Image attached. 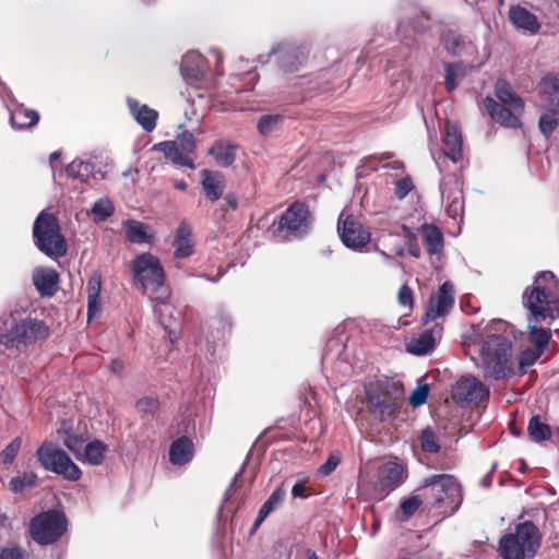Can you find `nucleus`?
Returning a JSON list of instances; mask_svg holds the SVG:
<instances>
[{"label":"nucleus","instance_id":"1","mask_svg":"<svg viewBox=\"0 0 559 559\" xmlns=\"http://www.w3.org/2000/svg\"><path fill=\"white\" fill-rule=\"evenodd\" d=\"M512 334V326L502 320L472 326L467 335L468 350L477 354L472 359L483 369L486 379L499 380L511 372Z\"/></svg>","mask_w":559,"mask_h":559},{"label":"nucleus","instance_id":"2","mask_svg":"<svg viewBox=\"0 0 559 559\" xmlns=\"http://www.w3.org/2000/svg\"><path fill=\"white\" fill-rule=\"evenodd\" d=\"M523 306L531 322H551L559 318V281L550 271L538 272L523 293Z\"/></svg>","mask_w":559,"mask_h":559},{"label":"nucleus","instance_id":"3","mask_svg":"<svg viewBox=\"0 0 559 559\" xmlns=\"http://www.w3.org/2000/svg\"><path fill=\"white\" fill-rule=\"evenodd\" d=\"M49 326L37 318L10 313L0 320V345L24 353L49 337Z\"/></svg>","mask_w":559,"mask_h":559},{"label":"nucleus","instance_id":"4","mask_svg":"<svg viewBox=\"0 0 559 559\" xmlns=\"http://www.w3.org/2000/svg\"><path fill=\"white\" fill-rule=\"evenodd\" d=\"M135 285L151 300L164 305L170 297V290L165 284V272L159 260L145 252L139 254L132 263Z\"/></svg>","mask_w":559,"mask_h":559},{"label":"nucleus","instance_id":"5","mask_svg":"<svg viewBox=\"0 0 559 559\" xmlns=\"http://www.w3.org/2000/svg\"><path fill=\"white\" fill-rule=\"evenodd\" d=\"M429 508L442 509L445 514H453L462 503V488L454 476L437 474L425 478L416 489Z\"/></svg>","mask_w":559,"mask_h":559},{"label":"nucleus","instance_id":"6","mask_svg":"<svg viewBox=\"0 0 559 559\" xmlns=\"http://www.w3.org/2000/svg\"><path fill=\"white\" fill-rule=\"evenodd\" d=\"M364 393L369 413L380 421L394 419L404 401L402 388L388 379L365 383Z\"/></svg>","mask_w":559,"mask_h":559},{"label":"nucleus","instance_id":"7","mask_svg":"<svg viewBox=\"0 0 559 559\" xmlns=\"http://www.w3.org/2000/svg\"><path fill=\"white\" fill-rule=\"evenodd\" d=\"M542 546V533L534 522L527 520L502 535L498 552L502 559H533Z\"/></svg>","mask_w":559,"mask_h":559},{"label":"nucleus","instance_id":"8","mask_svg":"<svg viewBox=\"0 0 559 559\" xmlns=\"http://www.w3.org/2000/svg\"><path fill=\"white\" fill-rule=\"evenodd\" d=\"M495 95L484 99V105L491 119L503 128L519 129L522 127L521 118L524 112V102L518 96L509 83L499 79L495 85Z\"/></svg>","mask_w":559,"mask_h":559},{"label":"nucleus","instance_id":"9","mask_svg":"<svg viewBox=\"0 0 559 559\" xmlns=\"http://www.w3.org/2000/svg\"><path fill=\"white\" fill-rule=\"evenodd\" d=\"M33 238L39 251L49 258L58 259L67 253V242L60 231L58 218L41 211L33 225Z\"/></svg>","mask_w":559,"mask_h":559},{"label":"nucleus","instance_id":"10","mask_svg":"<svg viewBox=\"0 0 559 559\" xmlns=\"http://www.w3.org/2000/svg\"><path fill=\"white\" fill-rule=\"evenodd\" d=\"M538 95L546 108L539 117L538 127L549 138L559 126V73H547L540 79Z\"/></svg>","mask_w":559,"mask_h":559},{"label":"nucleus","instance_id":"11","mask_svg":"<svg viewBox=\"0 0 559 559\" xmlns=\"http://www.w3.org/2000/svg\"><path fill=\"white\" fill-rule=\"evenodd\" d=\"M40 466L62 478L76 481L82 477V471L71 457L51 441L43 442L36 451Z\"/></svg>","mask_w":559,"mask_h":559},{"label":"nucleus","instance_id":"12","mask_svg":"<svg viewBox=\"0 0 559 559\" xmlns=\"http://www.w3.org/2000/svg\"><path fill=\"white\" fill-rule=\"evenodd\" d=\"M67 525L63 512L49 510L31 520L29 532L33 539L39 545H50L64 534Z\"/></svg>","mask_w":559,"mask_h":559},{"label":"nucleus","instance_id":"13","mask_svg":"<svg viewBox=\"0 0 559 559\" xmlns=\"http://www.w3.org/2000/svg\"><path fill=\"white\" fill-rule=\"evenodd\" d=\"M311 223L312 217L308 206L296 201L281 215L277 230L285 239H297L309 233Z\"/></svg>","mask_w":559,"mask_h":559},{"label":"nucleus","instance_id":"14","mask_svg":"<svg viewBox=\"0 0 559 559\" xmlns=\"http://www.w3.org/2000/svg\"><path fill=\"white\" fill-rule=\"evenodd\" d=\"M442 202L448 216L453 219L462 216L464 211L463 179L457 174L442 176L440 180Z\"/></svg>","mask_w":559,"mask_h":559},{"label":"nucleus","instance_id":"15","mask_svg":"<svg viewBox=\"0 0 559 559\" xmlns=\"http://www.w3.org/2000/svg\"><path fill=\"white\" fill-rule=\"evenodd\" d=\"M488 396V388L473 376L462 377L452 389V399L460 406H477Z\"/></svg>","mask_w":559,"mask_h":559},{"label":"nucleus","instance_id":"16","mask_svg":"<svg viewBox=\"0 0 559 559\" xmlns=\"http://www.w3.org/2000/svg\"><path fill=\"white\" fill-rule=\"evenodd\" d=\"M337 230L345 247L361 251L370 241V233L353 215L341 213Z\"/></svg>","mask_w":559,"mask_h":559},{"label":"nucleus","instance_id":"17","mask_svg":"<svg viewBox=\"0 0 559 559\" xmlns=\"http://www.w3.org/2000/svg\"><path fill=\"white\" fill-rule=\"evenodd\" d=\"M283 72H296L306 61L308 49L306 46L293 43L280 44L270 51Z\"/></svg>","mask_w":559,"mask_h":559},{"label":"nucleus","instance_id":"18","mask_svg":"<svg viewBox=\"0 0 559 559\" xmlns=\"http://www.w3.org/2000/svg\"><path fill=\"white\" fill-rule=\"evenodd\" d=\"M442 141L444 150L438 154L432 153V158L435 159L440 171H442L440 164L441 158H448L455 164L463 159V138L461 130L456 124L450 122L445 124L442 134Z\"/></svg>","mask_w":559,"mask_h":559},{"label":"nucleus","instance_id":"19","mask_svg":"<svg viewBox=\"0 0 559 559\" xmlns=\"http://www.w3.org/2000/svg\"><path fill=\"white\" fill-rule=\"evenodd\" d=\"M454 305V288L449 282H444L437 294L431 295L428 306L423 317V321L428 323L439 317L445 316Z\"/></svg>","mask_w":559,"mask_h":559},{"label":"nucleus","instance_id":"20","mask_svg":"<svg viewBox=\"0 0 559 559\" xmlns=\"http://www.w3.org/2000/svg\"><path fill=\"white\" fill-rule=\"evenodd\" d=\"M406 478V468L397 462L389 461L378 467L374 488L388 493L400 487Z\"/></svg>","mask_w":559,"mask_h":559},{"label":"nucleus","instance_id":"21","mask_svg":"<svg viewBox=\"0 0 559 559\" xmlns=\"http://www.w3.org/2000/svg\"><path fill=\"white\" fill-rule=\"evenodd\" d=\"M181 74L190 84L201 81L206 72L205 58L197 52L190 51L182 57Z\"/></svg>","mask_w":559,"mask_h":559},{"label":"nucleus","instance_id":"22","mask_svg":"<svg viewBox=\"0 0 559 559\" xmlns=\"http://www.w3.org/2000/svg\"><path fill=\"white\" fill-rule=\"evenodd\" d=\"M508 16L512 25L524 33L534 35L540 28L536 15L521 5H512L509 9Z\"/></svg>","mask_w":559,"mask_h":559},{"label":"nucleus","instance_id":"23","mask_svg":"<svg viewBox=\"0 0 559 559\" xmlns=\"http://www.w3.org/2000/svg\"><path fill=\"white\" fill-rule=\"evenodd\" d=\"M128 108L134 118V120L143 128L146 132H152L157 122L158 112L150 108L147 105H141L134 98H127Z\"/></svg>","mask_w":559,"mask_h":559},{"label":"nucleus","instance_id":"24","mask_svg":"<svg viewBox=\"0 0 559 559\" xmlns=\"http://www.w3.org/2000/svg\"><path fill=\"white\" fill-rule=\"evenodd\" d=\"M33 284L41 296H53L58 290L59 274L52 269H36Z\"/></svg>","mask_w":559,"mask_h":559},{"label":"nucleus","instance_id":"25","mask_svg":"<svg viewBox=\"0 0 559 559\" xmlns=\"http://www.w3.org/2000/svg\"><path fill=\"white\" fill-rule=\"evenodd\" d=\"M201 185L205 197L211 202H216L223 197L225 181L224 176L219 171L203 169L201 171Z\"/></svg>","mask_w":559,"mask_h":559},{"label":"nucleus","instance_id":"26","mask_svg":"<svg viewBox=\"0 0 559 559\" xmlns=\"http://www.w3.org/2000/svg\"><path fill=\"white\" fill-rule=\"evenodd\" d=\"M418 233L429 255H439L442 252L444 239L439 227L433 224H423L418 228Z\"/></svg>","mask_w":559,"mask_h":559},{"label":"nucleus","instance_id":"27","mask_svg":"<svg viewBox=\"0 0 559 559\" xmlns=\"http://www.w3.org/2000/svg\"><path fill=\"white\" fill-rule=\"evenodd\" d=\"M122 229L126 238L132 243H151L154 239L150 226L136 219L123 221Z\"/></svg>","mask_w":559,"mask_h":559},{"label":"nucleus","instance_id":"28","mask_svg":"<svg viewBox=\"0 0 559 559\" xmlns=\"http://www.w3.org/2000/svg\"><path fill=\"white\" fill-rule=\"evenodd\" d=\"M194 454V444L188 437H180L169 448V461L174 465L188 464Z\"/></svg>","mask_w":559,"mask_h":559},{"label":"nucleus","instance_id":"29","mask_svg":"<svg viewBox=\"0 0 559 559\" xmlns=\"http://www.w3.org/2000/svg\"><path fill=\"white\" fill-rule=\"evenodd\" d=\"M153 151L162 152L165 157L177 166H186L194 169L195 165L191 158L187 156L179 147L176 141H165L155 144Z\"/></svg>","mask_w":559,"mask_h":559},{"label":"nucleus","instance_id":"30","mask_svg":"<svg viewBox=\"0 0 559 559\" xmlns=\"http://www.w3.org/2000/svg\"><path fill=\"white\" fill-rule=\"evenodd\" d=\"M174 247L177 259H185L193 253L191 228L186 222H181L177 228Z\"/></svg>","mask_w":559,"mask_h":559},{"label":"nucleus","instance_id":"31","mask_svg":"<svg viewBox=\"0 0 559 559\" xmlns=\"http://www.w3.org/2000/svg\"><path fill=\"white\" fill-rule=\"evenodd\" d=\"M95 167L92 163L74 159L67 166L66 173L70 178L78 179L81 182H85L91 177L96 179L97 175L100 176L99 178H103L102 171L99 169L95 171Z\"/></svg>","mask_w":559,"mask_h":559},{"label":"nucleus","instance_id":"32","mask_svg":"<svg viewBox=\"0 0 559 559\" xmlns=\"http://www.w3.org/2000/svg\"><path fill=\"white\" fill-rule=\"evenodd\" d=\"M107 445L98 439L85 444L79 461L90 465H100L104 461Z\"/></svg>","mask_w":559,"mask_h":559},{"label":"nucleus","instance_id":"33","mask_svg":"<svg viewBox=\"0 0 559 559\" xmlns=\"http://www.w3.org/2000/svg\"><path fill=\"white\" fill-rule=\"evenodd\" d=\"M100 288H102L100 275H98V274L92 275L86 285L88 320H91L92 317L96 312L100 311V307H99Z\"/></svg>","mask_w":559,"mask_h":559},{"label":"nucleus","instance_id":"34","mask_svg":"<svg viewBox=\"0 0 559 559\" xmlns=\"http://www.w3.org/2000/svg\"><path fill=\"white\" fill-rule=\"evenodd\" d=\"M10 120L12 126L20 130L35 126L39 120V115L35 110L17 106L12 110Z\"/></svg>","mask_w":559,"mask_h":559},{"label":"nucleus","instance_id":"35","mask_svg":"<svg viewBox=\"0 0 559 559\" xmlns=\"http://www.w3.org/2000/svg\"><path fill=\"white\" fill-rule=\"evenodd\" d=\"M444 71L445 90L451 93L467 74V67L463 62L445 63Z\"/></svg>","mask_w":559,"mask_h":559},{"label":"nucleus","instance_id":"36","mask_svg":"<svg viewBox=\"0 0 559 559\" xmlns=\"http://www.w3.org/2000/svg\"><path fill=\"white\" fill-rule=\"evenodd\" d=\"M209 154L223 167H228L235 162V146L225 141L215 142Z\"/></svg>","mask_w":559,"mask_h":559},{"label":"nucleus","instance_id":"37","mask_svg":"<svg viewBox=\"0 0 559 559\" xmlns=\"http://www.w3.org/2000/svg\"><path fill=\"white\" fill-rule=\"evenodd\" d=\"M527 435L533 442L540 443L551 438L550 426L539 416H533L527 425Z\"/></svg>","mask_w":559,"mask_h":559},{"label":"nucleus","instance_id":"38","mask_svg":"<svg viewBox=\"0 0 559 559\" xmlns=\"http://www.w3.org/2000/svg\"><path fill=\"white\" fill-rule=\"evenodd\" d=\"M435 347L433 333L430 330L424 331L418 337L413 338L407 345V352L415 355H426Z\"/></svg>","mask_w":559,"mask_h":559},{"label":"nucleus","instance_id":"39","mask_svg":"<svg viewBox=\"0 0 559 559\" xmlns=\"http://www.w3.org/2000/svg\"><path fill=\"white\" fill-rule=\"evenodd\" d=\"M537 323L538 322H531V317H527V326L530 329L528 341L534 347L544 352L549 343L551 333L549 329L538 328L536 325Z\"/></svg>","mask_w":559,"mask_h":559},{"label":"nucleus","instance_id":"40","mask_svg":"<svg viewBox=\"0 0 559 559\" xmlns=\"http://www.w3.org/2000/svg\"><path fill=\"white\" fill-rule=\"evenodd\" d=\"M37 475L34 472H24L12 477L9 481V489L14 493H22L37 485Z\"/></svg>","mask_w":559,"mask_h":559},{"label":"nucleus","instance_id":"41","mask_svg":"<svg viewBox=\"0 0 559 559\" xmlns=\"http://www.w3.org/2000/svg\"><path fill=\"white\" fill-rule=\"evenodd\" d=\"M378 245L388 249L390 253L403 258L405 255L404 246L400 241V236L394 233L383 231L377 239Z\"/></svg>","mask_w":559,"mask_h":559},{"label":"nucleus","instance_id":"42","mask_svg":"<svg viewBox=\"0 0 559 559\" xmlns=\"http://www.w3.org/2000/svg\"><path fill=\"white\" fill-rule=\"evenodd\" d=\"M441 43L444 49L452 56L460 55L465 46L462 36L452 31L442 34Z\"/></svg>","mask_w":559,"mask_h":559},{"label":"nucleus","instance_id":"43","mask_svg":"<svg viewBox=\"0 0 559 559\" xmlns=\"http://www.w3.org/2000/svg\"><path fill=\"white\" fill-rule=\"evenodd\" d=\"M282 122V115H264L259 119L257 128L260 134L267 135L277 130Z\"/></svg>","mask_w":559,"mask_h":559},{"label":"nucleus","instance_id":"44","mask_svg":"<svg viewBox=\"0 0 559 559\" xmlns=\"http://www.w3.org/2000/svg\"><path fill=\"white\" fill-rule=\"evenodd\" d=\"M420 447L426 453L436 454L440 450L438 436L431 428H426L421 431Z\"/></svg>","mask_w":559,"mask_h":559},{"label":"nucleus","instance_id":"45","mask_svg":"<svg viewBox=\"0 0 559 559\" xmlns=\"http://www.w3.org/2000/svg\"><path fill=\"white\" fill-rule=\"evenodd\" d=\"M95 221L104 222L114 214V205L108 199L96 201L91 210Z\"/></svg>","mask_w":559,"mask_h":559},{"label":"nucleus","instance_id":"46","mask_svg":"<svg viewBox=\"0 0 559 559\" xmlns=\"http://www.w3.org/2000/svg\"><path fill=\"white\" fill-rule=\"evenodd\" d=\"M22 447V438L15 437L0 453V460L5 466L13 464Z\"/></svg>","mask_w":559,"mask_h":559},{"label":"nucleus","instance_id":"47","mask_svg":"<svg viewBox=\"0 0 559 559\" xmlns=\"http://www.w3.org/2000/svg\"><path fill=\"white\" fill-rule=\"evenodd\" d=\"M423 503H425V499L419 492L415 491L414 495L402 500L400 509L403 512L404 516L408 519L412 515H414V513Z\"/></svg>","mask_w":559,"mask_h":559},{"label":"nucleus","instance_id":"48","mask_svg":"<svg viewBox=\"0 0 559 559\" xmlns=\"http://www.w3.org/2000/svg\"><path fill=\"white\" fill-rule=\"evenodd\" d=\"M285 496L286 490L283 487L276 488L260 509L263 510V513H272L282 504Z\"/></svg>","mask_w":559,"mask_h":559},{"label":"nucleus","instance_id":"49","mask_svg":"<svg viewBox=\"0 0 559 559\" xmlns=\"http://www.w3.org/2000/svg\"><path fill=\"white\" fill-rule=\"evenodd\" d=\"M342 456L340 452H333L329 455L328 460L318 467L317 475L320 477H326L331 475L338 464L341 463Z\"/></svg>","mask_w":559,"mask_h":559},{"label":"nucleus","instance_id":"50","mask_svg":"<svg viewBox=\"0 0 559 559\" xmlns=\"http://www.w3.org/2000/svg\"><path fill=\"white\" fill-rule=\"evenodd\" d=\"M67 437L63 440V444L74 454V456L79 460L80 455L84 450V439L82 436L71 435L66 431Z\"/></svg>","mask_w":559,"mask_h":559},{"label":"nucleus","instance_id":"51","mask_svg":"<svg viewBox=\"0 0 559 559\" xmlns=\"http://www.w3.org/2000/svg\"><path fill=\"white\" fill-rule=\"evenodd\" d=\"M430 388L428 384L418 385L413 390L408 397V403L413 407L421 406L426 403L429 395Z\"/></svg>","mask_w":559,"mask_h":559},{"label":"nucleus","instance_id":"52","mask_svg":"<svg viewBox=\"0 0 559 559\" xmlns=\"http://www.w3.org/2000/svg\"><path fill=\"white\" fill-rule=\"evenodd\" d=\"M402 230L404 233L405 243L407 246L408 253L414 258H419L420 257V248L418 247V245L416 242V240H417L416 235L406 225H402Z\"/></svg>","mask_w":559,"mask_h":559},{"label":"nucleus","instance_id":"53","mask_svg":"<svg viewBox=\"0 0 559 559\" xmlns=\"http://www.w3.org/2000/svg\"><path fill=\"white\" fill-rule=\"evenodd\" d=\"M158 406V401L151 396H144L140 399L135 404L136 411L143 415L154 413Z\"/></svg>","mask_w":559,"mask_h":559},{"label":"nucleus","instance_id":"54","mask_svg":"<svg viewBox=\"0 0 559 559\" xmlns=\"http://www.w3.org/2000/svg\"><path fill=\"white\" fill-rule=\"evenodd\" d=\"M176 142L178 147L187 155L195 150V139L191 132L186 131L181 133Z\"/></svg>","mask_w":559,"mask_h":559},{"label":"nucleus","instance_id":"55","mask_svg":"<svg viewBox=\"0 0 559 559\" xmlns=\"http://www.w3.org/2000/svg\"><path fill=\"white\" fill-rule=\"evenodd\" d=\"M543 353V350H539L536 347H534L533 349L528 348L523 350L520 356V366L524 367L534 364L542 356Z\"/></svg>","mask_w":559,"mask_h":559},{"label":"nucleus","instance_id":"56","mask_svg":"<svg viewBox=\"0 0 559 559\" xmlns=\"http://www.w3.org/2000/svg\"><path fill=\"white\" fill-rule=\"evenodd\" d=\"M414 188L409 178H402L395 183L394 193L399 199L405 198Z\"/></svg>","mask_w":559,"mask_h":559},{"label":"nucleus","instance_id":"57","mask_svg":"<svg viewBox=\"0 0 559 559\" xmlns=\"http://www.w3.org/2000/svg\"><path fill=\"white\" fill-rule=\"evenodd\" d=\"M399 302L405 307H413V292L407 285H402L399 289Z\"/></svg>","mask_w":559,"mask_h":559},{"label":"nucleus","instance_id":"58","mask_svg":"<svg viewBox=\"0 0 559 559\" xmlns=\"http://www.w3.org/2000/svg\"><path fill=\"white\" fill-rule=\"evenodd\" d=\"M23 554L20 548L16 547H0V559H22Z\"/></svg>","mask_w":559,"mask_h":559},{"label":"nucleus","instance_id":"59","mask_svg":"<svg viewBox=\"0 0 559 559\" xmlns=\"http://www.w3.org/2000/svg\"><path fill=\"white\" fill-rule=\"evenodd\" d=\"M238 207V199L236 197L235 193H227L225 197H224V205H223V210L224 211H227V210H230V211H236Z\"/></svg>","mask_w":559,"mask_h":559},{"label":"nucleus","instance_id":"60","mask_svg":"<svg viewBox=\"0 0 559 559\" xmlns=\"http://www.w3.org/2000/svg\"><path fill=\"white\" fill-rule=\"evenodd\" d=\"M243 468H245V466H242L240 468V471L234 476L233 481L230 483L229 487L226 489L225 495H224V502L228 501L229 498L231 497V490H233L235 484L241 477V475L243 473Z\"/></svg>","mask_w":559,"mask_h":559},{"label":"nucleus","instance_id":"61","mask_svg":"<svg viewBox=\"0 0 559 559\" xmlns=\"http://www.w3.org/2000/svg\"><path fill=\"white\" fill-rule=\"evenodd\" d=\"M292 495L294 498H305L306 497V487L301 483H297L292 488Z\"/></svg>","mask_w":559,"mask_h":559},{"label":"nucleus","instance_id":"62","mask_svg":"<svg viewBox=\"0 0 559 559\" xmlns=\"http://www.w3.org/2000/svg\"><path fill=\"white\" fill-rule=\"evenodd\" d=\"M110 370L114 372V373H121L122 370H123V362L119 359H115L111 361L110 364Z\"/></svg>","mask_w":559,"mask_h":559},{"label":"nucleus","instance_id":"63","mask_svg":"<svg viewBox=\"0 0 559 559\" xmlns=\"http://www.w3.org/2000/svg\"><path fill=\"white\" fill-rule=\"evenodd\" d=\"M267 516H269V514L263 513V510L260 509L258 516L253 523V530L258 528Z\"/></svg>","mask_w":559,"mask_h":559},{"label":"nucleus","instance_id":"64","mask_svg":"<svg viewBox=\"0 0 559 559\" xmlns=\"http://www.w3.org/2000/svg\"><path fill=\"white\" fill-rule=\"evenodd\" d=\"M305 557H306V559H319L317 554L312 549H309V548L305 550Z\"/></svg>","mask_w":559,"mask_h":559}]
</instances>
